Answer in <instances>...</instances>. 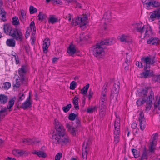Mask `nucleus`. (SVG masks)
Here are the masks:
<instances>
[{"label":"nucleus","mask_w":160,"mask_h":160,"mask_svg":"<svg viewBox=\"0 0 160 160\" xmlns=\"http://www.w3.org/2000/svg\"><path fill=\"white\" fill-rule=\"evenodd\" d=\"M119 39L122 42H131L132 41V38L128 35L122 34L119 37Z\"/></svg>","instance_id":"17"},{"label":"nucleus","mask_w":160,"mask_h":160,"mask_svg":"<svg viewBox=\"0 0 160 160\" xmlns=\"http://www.w3.org/2000/svg\"><path fill=\"white\" fill-rule=\"evenodd\" d=\"M132 152L135 158H138L139 156V152L137 150L134 148H132Z\"/></svg>","instance_id":"40"},{"label":"nucleus","mask_w":160,"mask_h":160,"mask_svg":"<svg viewBox=\"0 0 160 160\" xmlns=\"http://www.w3.org/2000/svg\"><path fill=\"white\" fill-rule=\"evenodd\" d=\"M32 153L34 154H36L39 157L43 158H45L47 156L46 154L44 152L41 151H34L32 152Z\"/></svg>","instance_id":"29"},{"label":"nucleus","mask_w":160,"mask_h":160,"mask_svg":"<svg viewBox=\"0 0 160 160\" xmlns=\"http://www.w3.org/2000/svg\"><path fill=\"white\" fill-rule=\"evenodd\" d=\"M12 154L17 157H20L25 153V152L22 150L14 149L12 151Z\"/></svg>","instance_id":"25"},{"label":"nucleus","mask_w":160,"mask_h":160,"mask_svg":"<svg viewBox=\"0 0 160 160\" xmlns=\"http://www.w3.org/2000/svg\"><path fill=\"white\" fill-rule=\"evenodd\" d=\"M89 16V15L88 14V13H85V14H83L82 15V17H78V19H79V18H80V20H86L88 19V17Z\"/></svg>","instance_id":"44"},{"label":"nucleus","mask_w":160,"mask_h":160,"mask_svg":"<svg viewBox=\"0 0 160 160\" xmlns=\"http://www.w3.org/2000/svg\"><path fill=\"white\" fill-rule=\"evenodd\" d=\"M77 85L76 82L74 81H72L70 83V89L71 90H74L76 88V86Z\"/></svg>","instance_id":"47"},{"label":"nucleus","mask_w":160,"mask_h":160,"mask_svg":"<svg viewBox=\"0 0 160 160\" xmlns=\"http://www.w3.org/2000/svg\"><path fill=\"white\" fill-rule=\"evenodd\" d=\"M76 117V115L74 113H72L70 114L68 116V119L71 121H73L75 120Z\"/></svg>","instance_id":"46"},{"label":"nucleus","mask_w":160,"mask_h":160,"mask_svg":"<svg viewBox=\"0 0 160 160\" xmlns=\"http://www.w3.org/2000/svg\"><path fill=\"white\" fill-rule=\"evenodd\" d=\"M85 142L83 143V145L82 149V156L84 158H86L88 154L87 148L86 146H84Z\"/></svg>","instance_id":"31"},{"label":"nucleus","mask_w":160,"mask_h":160,"mask_svg":"<svg viewBox=\"0 0 160 160\" xmlns=\"http://www.w3.org/2000/svg\"><path fill=\"white\" fill-rule=\"evenodd\" d=\"M58 18L55 15H50L48 20H58Z\"/></svg>","instance_id":"53"},{"label":"nucleus","mask_w":160,"mask_h":160,"mask_svg":"<svg viewBox=\"0 0 160 160\" xmlns=\"http://www.w3.org/2000/svg\"><path fill=\"white\" fill-rule=\"evenodd\" d=\"M32 101L30 99V95L29 93V97L22 104L21 108L24 110L28 108H30L32 106Z\"/></svg>","instance_id":"16"},{"label":"nucleus","mask_w":160,"mask_h":160,"mask_svg":"<svg viewBox=\"0 0 160 160\" xmlns=\"http://www.w3.org/2000/svg\"><path fill=\"white\" fill-rule=\"evenodd\" d=\"M100 108L101 110H104L106 108V106L105 104V103H103L102 104H101V105L99 107Z\"/></svg>","instance_id":"59"},{"label":"nucleus","mask_w":160,"mask_h":160,"mask_svg":"<svg viewBox=\"0 0 160 160\" xmlns=\"http://www.w3.org/2000/svg\"><path fill=\"white\" fill-rule=\"evenodd\" d=\"M141 60L145 64L144 70H146L148 68H150V65L153 64L155 62L154 58H151L150 55L143 58H141Z\"/></svg>","instance_id":"8"},{"label":"nucleus","mask_w":160,"mask_h":160,"mask_svg":"<svg viewBox=\"0 0 160 160\" xmlns=\"http://www.w3.org/2000/svg\"><path fill=\"white\" fill-rule=\"evenodd\" d=\"M71 24L72 26H76L79 25V26L82 30L86 28L88 26L87 21H71Z\"/></svg>","instance_id":"12"},{"label":"nucleus","mask_w":160,"mask_h":160,"mask_svg":"<svg viewBox=\"0 0 160 160\" xmlns=\"http://www.w3.org/2000/svg\"><path fill=\"white\" fill-rule=\"evenodd\" d=\"M156 139L155 136H154L153 137L152 142L150 143V145L149 146V150L151 152H154L155 149L156 144L155 142Z\"/></svg>","instance_id":"28"},{"label":"nucleus","mask_w":160,"mask_h":160,"mask_svg":"<svg viewBox=\"0 0 160 160\" xmlns=\"http://www.w3.org/2000/svg\"><path fill=\"white\" fill-rule=\"evenodd\" d=\"M89 86V84H88L84 87L81 90V93L82 94L85 95L87 92Z\"/></svg>","instance_id":"36"},{"label":"nucleus","mask_w":160,"mask_h":160,"mask_svg":"<svg viewBox=\"0 0 160 160\" xmlns=\"http://www.w3.org/2000/svg\"><path fill=\"white\" fill-rule=\"evenodd\" d=\"M51 1L54 3L56 4H61V3H62L59 0H51Z\"/></svg>","instance_id":"61"},{"label":"nucleus","mask_w":160,"mask_h":160,"mask_svg":"<svg viewBox=\"0 0 160 160\" xmlns=\"http://www.w3.org/2000/svg\"><path fill=\"white\" fill-rule=\"evenodd\" d=\"M23 143L28 145H34L40 142L38 140H36L35 139H24L22 140Z\"/></svg>","instance_id":"21"},{"label":"nucleus","mask_w":160,"mask_h":160,"mask_svg":"<svg viewBox=\"0 0 160 160\" xmlns=\"http://www.w3.org/2000/svg\"><path fill=\"white\" fill-rule=\"evenodd\" d=\"M19 101H21L25 98V95L23 93H20L18 95Z\"/></svg>","instance_id":"52"},{"label":"nucleus","mask_w":160,"mask_h":160,"mask_svg":"<svg viewBox=\"0 0 160 160\" xmlns=\"http://www.w3.org/2000/svg\"><path fill=\"white\" fill-rule=\"evenodd\" d=\"M150 18L151 19L156 18L158 19H160V9L154 11L151 15Z\"/></svg>","instance_id":"26"},{"label":"nucleus","mask_w":160,"mask_h":160,"mask_svg":"<svg viewBox=\"0 0 160 160\" xmlns=\"http://www.w3.org/2000/svg\"><path fill=\"white\" fill-rule=\"evenodd\" d=\"M55 124L57 130L56 133L61 136H63L65 134V129L61 125L57 119L54 120Z\"/></svg>","instance_id":"9"},{"label":"nucleus","mask_w":160,"mask_h":160,"mask_svg":"<svg viewBox=\"0 0 160 160\" xmlns=\"http://www.w3.org/2000/svg\"><path fill=\"white\" fill-rule=\"evenodd\" d=\"M145 71L143 72V75L145 78L151 76L153 74V72L150 71L149 70H144Z\"/></svg>","instance_id":"34"},{"label":"nucleus","mask_w":160,"mask_h":160,"mask_svg":"<svg viewBox=\"0 0 160 160\" xmlns=\"http://www.w3.org/2000/svg\"><path fill=\"white\" fill-rule=\"evenodd\" d=\"M6 44L8 46L13 48L15 46L16 42L14 39L10 38L8 39L7 40Z\"/></svg>","instance_id":"27"},{"label":"nucleus","mask_w":160,"mask_h":160,"mask_svg":"<svg viewBox=\"0 0 160 160\" xmlns=\"http://www.w3.org/2000/svg\"><path fill=\"white\" fill-rule=\"evenodd\" d=\"M27 69L26 66L22 65L18 69V74L20 81L23 83L25 81V75L27 72Z\"/></svg>","instance_id":"11"},{"label":"nucleus","mask_w":160,"mask_h":160,"mask_svg":"<svg viewBox=\"0 0 160 160\" xmlns=\"http://www.w3.org/2000/svg\"><path fill=\"white\" fill-rule=\"evenodd\" d=\"M8 98V97L4 94H0V103L4 104L7 101Z\"/></svg>","instance_id":"30"},{"label":"nucleus","mask_w":160,"mask_h":160,"mask_svg":"<svg viewBox=\"0 0 160 160\" xmlns=\"http://www.w3.org/2000/svg\"><path fill=\"white\" fill-rule=\"evenodd\" d=\"M116 117L114 122V142L116 144L118 143L119 141L120 137V127L119 123L120 118L117 115V114L115 113Z\"/></svg>","instance_id":"3"},{"label":"nucleus","mask_w":160,"mask_h":160,"mask_svg":"<svg viewBox=\"0 0 160 160\" xmlns=\"http://www.w3.org/2000/svg\"><path fill=\"white\" fill-rule=\"evenodd\" d=\"M4 88L6 89H9L11 87V83L9 82H5L4 84Z\"/></svg>","instance_id":"48"},{"label":"nucleus","mask_w":160,"mask_h":160,"mask_svg":"<svg viewBox=\"0 0 160 160\" xmlns=\"http://www.w3.org/2000/svg\"><path fill=\"white\" fill-rule=\"evenodd\" d=\"M141 159H145L147 160V153L145 151L143 152L142 154V156L141 158Z\"/></svg>","instance_id":"56"},{"label":"nucleus","mask_w":160,"mask_h":160,"mask_svg":"<svg viewBox=\"0 0 160 160\" xmlns=\"http://www.w3.org/2000/svg\"><path fill=\"white\" fill-rule=\"evenodd\" d=\"M12 24L15 26L16 28H17L20 25L19 21H12Z\"/></svg>","instance_id":"51"},{"label":"nucleus","mask_w":160,"mask_h":160,"mask_svg":"<svg viewBox=\"0 0 160 160\" xmlns=\"http://www.w3.org/2000/svg\"><path fill=\"white\" fill-rule=\"evenodd\" d=\"M74 108L76 110L79 109L78 106V98L77 96H75L72 101Z\"/></svg>","instance_id":"32"},{"label":"nucleus","mask_w":160,"mask_h":160,"mask_svg":"<svg viewBox=\"0 0 160 160\" xmlns=\"http://www.w3.org/2000/svg\"><path fill=\"white\" fill-rule=\"evenodd\" d=\"M114 39H108L101 42L100 44H97L93 46L92 48L94 55L97 58H101L104 54V52L103 48L101 45H111L115 43Z\"/></svg>","instance_id":"1"},{"label":"nucleus","mask_w":160,"mask_h":160,"mask_svg":"<svg viewBox=\"0 0 160 160\" xmlns=\"http://www.w3.org/2000/svg\"><path fill=\"white\" fill-rule=\"evenodd\" d=\"M76 122L77 125L75 128L72 127L68 123L66 124V127L68 130L73 136L76 135L78 128L80 127V121L78 120H76Z\"/></svg>","instance_id":"7"},{"label":"nucleus","mask_w":160,"mask_h":160,"mask_svg":"<svg viewBox=\"0 0 160 160\" xmlns=\"http://www.w3.org/2000/svg\"><path fill=\"white\" fill-rule=\"evenodd\" d=\"M136 65L139 68H142L143 67V65L142 63L141 62H139L138 61L136 62Z\"/></svg>","instance_id":"60"},{"label":"nucleus","mask_w":160,"mask_h":160,"mask_svg":"<svg viewBox=\"0 0 160 160\" xmlns=\"http://www.w3.org/2000/svg\"><path fill=\"white\" fill-rule=\"evenodd\" d=\"M136 30L141 34L143 38L148 37L152 34V30L150 27L144 25L141 22L137 24Z\"/></svg>","instance_id":"2"},{"label":"nucleus","mask_w":160,"mask_h":160,"mask_svg":"<svg viewBox=\"0 0 160 160\" xmlns=\"http://www.w3.org/2000/svg\"><path fill=\"white\" fill-rule=\"evenodd\" d=\"M71 107V104H69L67 105V106L63 107L62 108V110L64 112H67L69 111Z\"/></svg>","instance_id":"43"},{"label":"nucleus","mask_w":160,"mask_h":160,"mask_svg":"<svg viewBox=\"0 0 160 160\" xmlns=\"http://www.w3.org/2000/svg\"><path fill=\"white\" fill-rule=\"evenodd\" d=\"M119 86L118 84L114 83L113 88L112 90L111 94V97L113 98H115L116 100L117 99V97L119 93Z\"/></svg>","instance_id":"14"},{"label":"nucleus","mask_w":160,"mask_h":160,"mask_svg":"<svg viewBox=\"0 0 160 160\" xmlns=\"http://www.w3.org/2000/svg\"><path fill=\"white\" fill-rule=\"evenodd\" d=\"M39 20H42L43 19H46L47 18V15L46 14H44L43 12H40L38 14Z\"/></svg>","instance_id":"38"},{"label":"nucleus","mask_w":160,"mask_h":160,"mask_svg":"<svg viewBox=\"0 0 160 160\" xmlns=\"http://www.w3.org/2000/svg\"><path fill=\"white\" fill-rule=\"evenodd\" d=\"M154 107L156 108H158V109L160 110V97L158 102L155 103Z\"/></svg>","instance_id":"54"},{"label":"nucleus","mask_w":160,"mask_h":160,"mask_svg":"<svg viewBox=\"0 0 160 160\" xmlns=\"http://www.w3.org/2000/svg\"><path fill=\"white\" fill-rule=\"evenodd\" d=\"M68 52L70 55L74 54L76 52V50L73 45H70L69 48L67 50Z\"/></svg>","instance_id":"33"},{"label":"nucleus","mask_w":160,"mask_h":160,"mask_svg":"<svg viewBox=\"0 0 160 160\" xmlns=\"http://www.w3.org/2000/svg\"><path fill=\"white\" fill-rule=\"evenodd\" d=\"M30 28H28L26 32L25 37L27 38L28 36L30 35V33L31 31L33 30V32L32 33V34H35L36 32V28L35 26V23L34 21H32L30 25Z\"/></svg>","instance_id":"15"},{"label":"nucleus","mask_w":160,"mask_h":160,"mask_svg":"<svg viewBox=\"0 0 160 160\" xmlns=\"http://www.w3.org/2000/svg\"><path fill=\"white\" fill-rule=\"evenodd\" d=\"M141 159H145L147 160V153L145 151L143 152L142 154V156L141 158Z\"/></svg>","instance_id":"57"},{"label":"nucleus","mask_w":160,"mask_h":160,"mask_svg":"<svg viewBox=\"0 0 160 160\" xmlns=\"http://www.w3.org/2000/svg\"><path fill=\"white\" fill-rule=\"evenodd\" d=\"M10 36L12 37L13 39L19 42H22L24 38L21 31L17 28L13 29Z\"/></svg>","instance_id":"5"},{"label":"nucleus","mask_w":160,"mask_h":160,"mask_svg":"<svg viewBox=\"0 0 160 160\" xmlns=\"http://www.w3.org/2000/svg\"><path fill=\"white\" fill-rule=\"evenodd\" d=\"M153 95H151L149 99L148 98H144L143 99L140 98L137 101L136 103L138 106H140L144 103H146V108L147 109H150L152 105V100L151 98H152Z\"/></svg>","instance_id":"4"},{"label":"nucleus","mask_w":160,"mask_h":160,"mask_svg":"<svg viewBox=\"0 0 160 160\" xmlns=\"http://www.w3.org/2000/svg\"><path fill=\"white\" fill-rule=\"evenodd\" d=\"M105 114V112L104 110H101V111L100 112V116L102 118L104 116Z\"/></svg>","instance_id":"62"},{"label":"nucleus","mask_w":160,"mask_h":160,"mask_svg":"<svg viewBox=\"0 0 160 160\" xmlns=\"http://www.w3.org/2000/svg\"><path fill=\"white\" fill-rule=\"evenodd\" d=\"M12 56L15 58V59L16 61V64H18L19 63V60L18 55L15 53V55H12Z\"/></svg>","instance_id":"55"},{"label":"nucleus","mask_w":160,"mask_h":160,"mask_svg":"<svg viewBox=\"0 0 160 160\" xmlns=\"http://www.w3.org/2000/svg\"><path fill=\"white\" fill-rule=\"evenodd\" d=\"M3 5V2L1 0H0V19L1 20H6V12L4 8L1 6Z\"/></svg>","instance_id":"19"},{"label":"nucleus","mask_w":160,"mask_h":160,"mask_svg":"<svg viewBox=\"0 0 160 160\" xmlns=\"http://www.w3.org/2000/svg\"><path fill=\"white\" fill-rule=\"evenodd\" d=\"M60 141L61 142L60 144L63 145L69 142L70 141V140L69 137L65 134L63 136H61Z\"/></svg>","instance_id":"24"},{"label":"nucleus","mask_w":160,"mask_h":160,"mask_svg":"<svg viewBox=\"0 0 160 160\" xmlns=\"http://www.w3.org/2000/svg\"><path fill=\"white\" fill-rule=\"evenodd\" d=\"M15 102L13 98L10 99L8 102V105L7 107V109L10 111V109L13 106Z\"/></svg>","instance_id":"35"},{"label":"nucleus","mask_w":160,"mask_h":160,"mask_svg":"<svg viewBox=\"0 0 160 160\" xmlns=\"http://www.w3.org/2000/svg\"><path fill=\"white\" fill-rule=\"evenodd\" d=\"M109 82H106L103 87L101 98V100L102 102H103L107 100L106 93L107 92V88L108 87V86H109Z\"/></svg>","instance_id":"13"},{"label":"nucleus","mask_w":160,"mask_h":160,"mask_svg":"<svg viewBox=\"0 0 160 160\" xmlns=\"http://www.w3.org/2000/svg\"><path fill=\"white\" fill-rule=\"evenodd\" d=\"M19 19L20 20L26 19L25 12L23 10H21V15L19 16Z\"/></svg>","instance_id":"39"},{"label":"nucleus","mask_w":160,"mask_h":160,"mask_svg":"<svg viewBox=\"0 0 160 160\" xmlns=\"http://www.w3.org/2000/svg\"><path fill=\"white\" fill-rule=\"evenodd\" d=\"M137 127V124L135 122H133L131 125V127L133 129H135Z\"/></svg>","instance_id":"63"},{"label":"nucleus","mask_w":160,"mask_h":160,"mask_svg":"<svg viewBox=\"0 0 160 160\" xmlns=\"http://www.w3.org/2000/svg\"><path fill=\"white\" fill-rule=\"evenodd\" d=\"M96 109V107H92L87 109V112L88 113H92Z\"/></svg>","instance_id":"49"},{"label":"nucleus","mask_w":160,"mask_h":160,"mask_svg":"<svg viewBox=\"0 0 160 160\" xmlns=\"http://www.w3.org/2000/svg\"><path fill=\"white\" fill-rule=\"evenodd\" d=\"M61 136L57 133L53 134L52 135L51 138L52 140V142L55 144H60L61 142Z\"/></svg>","instance_id":"23"},{"label":"nucleus","mask_w":160,"mask_h":160,"mask_svg":"<svg viewBox=\"0 0 160 160\" xmlns=\"http://www.w3.org/2000/svg\"><path fill=\"white\" fill-rule=\"evenodd\" d=\"M29 11L31 14L37 12V9L32 6H30L29 7Z\"/></svg>","instance_id":"45"},{"label":"nucleus","mask_w":160,"mask_h":160,"mask_svg":"<svg viewBox=\"0 0 160 160\" xmlns=\"http://www.w3.org/2000/svg\"><path fill=\"white\" fill-rule=\"evenodd\" d=\"M7 111V108L4 107L2 108L1 110H0V116L2 117H4L7 114L6 113Z\"/></svg>","instance_id":"41"},{"label":"nucleus","mask_w":160,"mask_h":160,"mask_svg":"<svg viewBox=\"0 0 160 160\" xmlns=\"http://www.w3.org/2000/svg\"><path fill=\"white\" fill-rule=\"evenodd\" d=\"M3 29L5 33L10 36L11 33H12V31L13 29L10 24H6L4 25Z\"/></svg>","instance_id":"22"},{"label":"nucleus","mask_w":160,"mask_h":160,"mask_svg":"<svg viewBox=\"0 0 160 160\" xmlns=\"http://www.w3.org/2000/svg\"><path fill=\"white\" fill-rule=\"evenodd\" d=\"M62 156V154L61 153H58L55 157V160H60Z\"/></svg>","instance_id":"50"},{"label":"nucleus","mask_w":160,"mask_h":160,"mask_svg":"<svg viewBox=\"0 0 160 160\" xmlns=\"http://www.w3.org/2000/svg\"><path fill=\"white\" fill-rule=\"evenodd\" d=\"M43 42V43L42 45L43 52L44 53H46L48 52V49L50 44V40L48 38H46Z\"/></svg>","instance_id":"18"},{"label":"nucleus","mask_w":160,"mask_h":160,"mask_svg":"<svg viewBox=\"0 0 160 160\" xmlns=\"http://www.w3.org/2000/svg\"><path fill=\"white\" fill-rule=\"evenodd\" d=\"M80 40L81 41H82L83 40H86V38H84L83 37V34H80Z\"/></svg>","instance_id":"64"},{"label":"nucleus","mask_w":160,"mask_h":160,"mask_svg":"<svg viewBox=\"0 0 160 160\" xmlns=\"http://www.w3.org/2000/svg\"><path fill=\"white\" fill-rule=\"evenodd\" d=\"M138 119L139 122V125L140 129L143 130L146 128V122L144 114L142 111H140L139 114Z\"/></svg>","instance_id":"10"},{"label":"nucleus","mask_w":160,"mask_h":160,"mask_svg":"<svg viewBox=\"0 0 160 160\" xmlns=\"http://www.w3.org/2000/svg\"><path fill=\"white\" fill-rule=\"evenodd\" d=\"M148 44L154 45H160V40L158 38H151L147 41Z\"/></svg>","instance_id":"20"},{"label":"nucleus","mask_w":160,"mask_h":160,"mask_svg":"<svg viewBox=\"0 0 160 160\" xmlns=\"http://www.w3.org/2000/svg\"><path fill=\"white\" fill-rule=\"evenodd\" d=\"M25 82H26V81H25H25L24 82V83H22L20 81H20H19V80L18 79H17L16 80L15 83L14 84L13 86L14 87H15L16 88H19V87H20V86L21 83H22V84H24V83H25Z\"/></svg>","instance_id":"42"},{"label":"nucleus","mask_w":160,"mask_h":160,"mask_svg":"<svg viewBox=\"0 0 160 160\" xmlns=\"http://www.w3.org/2000/svg\"><path fill=\"white\" fill-rule=\"evenodd\" d=\"M111 17L110 12L109 11H108L104 14L103 19H105V20H108L111 19Z\"/></svg>","instance_id":"37"},{"label":"nucleus","mask_w":160,"mask_h":160,"mask_svg":"<svg viewBox=\"0 0 160 160\" xmlns=\"http://www.w3.org/2000/svg\"><path fill=\"white\" fill-rule=\"evenodd\" d=\"M93 94V92L91 90H90L88 92V97L89 100H90Z\"/></svg>","instance_id":"58"},{"label":"nucleus","mask_w":160,"mask_h":160,"mask_svg":"<svg viewBox=\"0 0 160 160\" xmlns=\"http://www.w3.org/2000/svg\"><path fill=\"white\" fill-rule=\"evenodd\" d=\"M142 2L143 5L145 6L146 8L148 9H150L151 6L155 8L160 6V2L157 1L142 0Z\"/></svg>","instance_id":"6"}]
</instances>
